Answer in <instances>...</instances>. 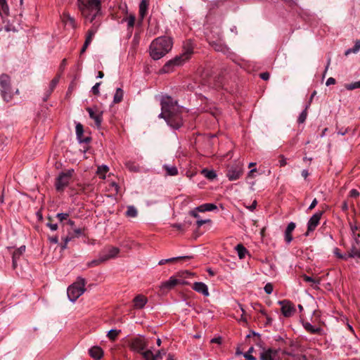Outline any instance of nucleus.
<instances>
[{
  "label": "nucleus",
  "instance_id": "obj_5",
  "mask_svg": "<svg viewBox=\"0 0 360 360\" xmlns=\"http://www.w3.org/2000/svg\"><path fill=\"white\" fill-rule=\"evenodd\" d=\"M192 53L193 49L191 47L186 49V50L182 54L175 57L174 59L170 60L169 61L166 63L161 69V72L163 73H167L172 71L174 66H179L183 65L186 61H187L190 58Z\"/></svg>",
  "mask_w": 360,
  "mask_h": 360
},
{
  "label": "nucleus",
  "instance_id": "obj_51",
  "mask_svg": "<svg viewBox=\"0 0 360 360\" xmlns=\"http://www.w3.org/2000/svg\"><path fill=\"white\" fill-rule=\"evenodd\" d=\"M264 290L266 294H271L274 290L273 285L270 283H266L264 288Z\"/></svg>",
  "mask_w": 360,
  "mask_h": 360
},
{
  "label": "nucleus",
  "instance_id": "obj_34",
  "mask_svg": "<svg viewBox=\"0 0 360 360\" xmlns=\"http://www.w3.org/2000/svg\"><path fill=\"white\" fill-rule=\"evenodd\" d=\"M236 250L240 259H243L248 253L247 249L242 244L237 245L236 246Z\"/></svg>",
  "mask_w": 360,
  "mask_h": 360
},
{
  "label": "nucleus",
  "instance_id": "obj_18",
  "mask_svg": "<svg viewBox=\"0 0 360 360\" xmlns=\"http://www.w3.org/2000/svg\"><path fill=\"white\" fill-rule=\"evenodd\" d=\"M134 307L135 309H139L144 307L146 304L148 302L147 297L142 295H136L134 300Z\"/></svg>",
  "mask_w": 360,
  "mask_h": 360
},
{
  "label": "nucleus",
  "instance_id": "obj_54",
  "mask_svg": "<svg viewBox=\"0 0 360 360\" xmlns=\"http://www.w3.org/2000/svg\"><path fill=\"white\" fill-rule=\"evenodd\" d=\"M68 217L69 214L68 213H58L56 215V217L59 219L60 221L66 220Z\"/></svg>",
  "mask_w": 360,
  "mask_h": 360
},
{
  "label": "nucleus",
  "instance_id": "obj_24",
  "mask_svg": "<svg viewBox=\"0 0 360 360\" xmlns=\"http://www.w3.org/2000/svg\"><path fill=\"white\" fill-rule=\"evenodd\" d=\"M303 327L304 328L309 332L311 334H321L322 329L320 327H316L313 325H311L309 322H304L303 323Z\"/></svg>",
  "mask_w": 360,
  "mask_h": 360
},
{
  "label": "nucleus",
  "instance_id": "obj_29",
  "mask_svg": "<svg viewBox=\"0 0 360 360\" xmlns=\"http://www.w3.org/2000/svg\"><path fill=\"white\" fill-rule=\"evenodd\" d=\"M190 258H191V257H189V256H181V257H172V258H169V259H164L160 260L158 262V264L163 265V264H165L166 263L173 262L180 260V259H189Z\"/></svg>",
  "mask_w": 360,
  "mask_h": 360
},
{
  "label": "nucleus",
  "instance_id": "obj_49",
  "mask_svg": "<svg viewBox=\"0 0 360 360\" xmlns=\"http://www.w3.org/2000/svg\"><path fill=\"white\" fill-rule=\"evenodd\" d=\"M166 354V351L163 349L158 350L155 354H154L155 360H159L162 359L163 356Z\"/></svg>",
  "mask_w": 360,
  "mask_h": 360
},
{
  "label": "nucleus",
  "instance_id": "obj_25",
  "mask_svg": "<svg viewBox=\"0 0 360 360\" xmlns=\"http://www.w3.org/2000/svg\"><path fill=\"white\" fill-rule=\"evenodd\" d=\"M61 18L65 25H70L72 28L75 27V20L73 17L70 16V14L65 13L63 14Z\"/></svg>",
  "mask_w": 360,
  "mask_h": 360
},
{
  "label": "nucleus",
  "instance_id": "obj_31",
  "mask_svg": "<svg viewBox=\"0 0 360 360\" xmlns=\"http://www.w3.org/2000/svg\"><path fill=\"white\" fill-rule=\"evenodd\" d=\"M210 44L214 48V49L217 51L224 52L226 51V46L221 44L219 41H210Z\"/></svg>",
  "mask_w": 360,
  "mask_h": 360
},
{
  "label": "nucleus",
  "instance_id": "obj_8",
  "mask_svg": "<svg viewBox=\"0 0 360 360\" xmlns=\"http://www.w3.org/2000/svg\"><path fill=\"white\" fill-rule=\"evenodd\" d=\"M73 174L74 169H68L59 174L55 182V187L57 191L63 192L65 190L70 184Z\"/></svg>",
  "mask_w": 360,
  "mask_h": 360
},
{
  "label": "nucleus",
  "instance_id": "obj_61",
  "mask_svg": "<svg viewBox=\"0 0 360 360\" xmlns=\"http://www.w3.org/2000/svg\"><path fill=\"white\" fill-rule=\"evenodd\" d=\"M198 212H199V211L198 210H196V208H195V210L190 211L189 214L192 217L198 219L200 218V216L198 214Z\"/></svg>",
  "mask_w": 360,
  "mask_h": 360
},
{
  "label": "nucleus",
  "instance_id": "obj_40",
  "mask_svg": "<svg viewBox=\"0 0 360 360\" xmlns=\"http://www.w3.org/2000/svg\"><path fill=\"white\" fill-rule=\"evenodd\" d=\"M252 307L254 309V310L260 312L263 316H266V310L262 307L261 304L259 303H253L252 304Z\"/></svg>",
  "mask_w": 360,
  "mask_h": 360
},
{
  "label": "nucleus",
  "instance_id": "obj_57",
  "mask_svg": "<svg viewBox=\"0 0 360 360\" xmlns=\"http://www.w3.org/2000/svg\"><path fill=\"white\" fill-rule=\"evenodd\" d=\"M210 221H211L210 219H198L196 221V224H197L198 227H200L203 224H205L206 223H210Z\"/></svg>",
  "mask_w": 360,
  "mask_h": 360
},
{
  "label": "nucleus",
  "instance_id": "obj_14",
  "mask_svg": "<svg viewBox=\"0 0 360 360\" xmlns=\"http://www.w3.org/2000/svg\"><path fill=\"white\" fill-rule=\"evenodd\" d=\"M86 110L89 112V117L94 120L96 126L100 127L103 121V112L97 108H87Z\"/></svg>",
  "mask_w": 360,
  "mask_h": 360
},
{
  "label": "nucleus",
  "instance_id": "obj_52",
  "mask_svg": "<svg viewBox=\"0 0 360 360\" xmlns=\"http://www.w3.org/2000/svg\"><path fill=\"white\" fill-rule=\"evenodd\" d=\"M83 234V230L82 229L77 228L73 230V232L71 233L72 236H74L75 238H79Z\"/></svg>",
  "mask_w": 360,
  "mask_h": 360
},
{
  "label": "nucleus",
  "instance_id": "obj_11",
  "mask_svg": "<svg viewBox=\"0 0 360 360\" xmlns=\"http://www.w3.org/2000/svg\"><path fill=\"white\" fill-rule=\"evenodd\" d=\"M188 281H183L181 278H177L176 276H171L167 281L161 283L160 288L161 290H171L178 285H188Z\"/></svg>",
  "mask_w": 360,
  "mask_h": 360
},
{
  "label": "nucleus",
  "instance_id": "obj_46",
  "mask_svg": "<svg viewBox=\"0 0 360 360\" xmlns=\"http://www.w3.org/2000/svg\"><path fill=\"white\" fill-rule=\"evenodd\" d=\"M254 351V347H250L247 352H245L243 356L247 360H256V358L252 355V353Z\"/></svg>",
  "mask_w": 360,
  "mask_h": 360
},
{
  "label": "nucleus",
  "instance_id": "obj_63",
  "mask_svg": "<svg viewBox=\"0 0 360 360\" xmlns=\"http://www.w3.org/2000/svg\"><path fill=\"white\" fill-rule=\"evenodd\" d=\"M317 203H318L317 200L316 198H314L312 200V202H311V205H309V207H308V210H313L316 206Z\"/></svg>",
  "mask_w": 360,
  "mask_h": 360
},
{
  "label": "nucleus",
  "instance_id": "obj_27",
  "mask_svg": "<svg viewBox=\"0 0 360 360\" xmlns=\"http://www.w3.org/2000/svg\"><path fill=\"white\" fill-rule=\"evenodd\" d=\"M148 7V0H141L139 4V15L141 19H143L146 15Z\"/></svg>",
  "mask_w": 360,
  "mask_h": 360
},
{
  "label": "nucleus",
  "instance_id": "obj_2",
  "mask_svg": "<svg viewBox=\"0 0 360 360\" xmlns=\"http://www.w3.org/2000/svg\"><path fill=\"white\" fill-rule=\"evenodd\" d=\"M173 42L170 37H160L155 39L149 47L150 57L159 60L165 56L172 48Z\"/></svg>",
  "mask_w": 360,
  "mask_h": 360
},
{
  "label": "nucleus",
  "instance_id": "obj_53",
  "mask_svg": "<svg viewBox=\"0 0 360 360\" xmlns=\"http://www.w3.org/2000/svg\"><path fill=\"white\" fill-rule=\"evenodd\" d=\"M101 84V82H97L93 86V87L91 88V91L94 94H95V95L99 94V86H100Z\"/></svg>",
  "mask_w": 360,
  "mask_h": 360
},
{
  "label": "nucleus",
  "instance_id": "obj_41",
  "mask_svg": "<svg viewBox=\"0 0 360 360\" xmlns=\"http://www.w3.org/2000/svg\"><path fill=\"white\" fill-rule=\"evenodd\" d=\"M105 262V261H104V259H103V258L102 255H101L99 256L98 259H94V260L91 261L90 262H89V263L87 264V266H88V267L95 266H98V265H99L100 264H101V263H103V262Z\"/></svg>",
  "mask_w": 360,
  "mask_h": 360
},
{
  "label": "nucleus",
  "instance_id": "obj_7",
  "mask_svg": "<svg viewBox=\"0 0 360 360\" xmlns=\"http://www.w3.org/2000/svg\"><path fill=\"white\" fill-rule=\"evenodd\" d=\"M1 94L3 99L9 102L13 97V92L11 87V79L6 74L0 75Z\"/></svg>",
  "mask_w": 360,
  "mask_h": 360
},
{
  "label": "nucleus",
  "instance_id": "obj_9",
  "mask_svg": "<svg viewBox=\"0 0 360 360\" xmlns=\"http://www.w3.org/2000/svg\"><path fill=\"white\" fill-rule=\"evenodd\" d=\"M243 172V164L237 162L230 165L227 169L226 176L229 181L238 179Z\"/></svg>",
  "mask_w": 360,
  "mask_h": 360
},
{
  "label": "nucleus",
  "instance_id": "obj_59",
  "mask_svg": "<svg viewBox=\"0 0 360 360\" xmlns=\"http://www.w3.org/2000/svg\"><path fill=\"white\" fill-rule=\"evenodd\" d=\"M281 160H279L280 167H284L287 165L286 158L283 155H280Z\"/></svg>",
  "mask_w": 360,
  "mask_h": 360
},
{
  "label": "nucleus",
  "instance_id": "obj_6",
  "mask_svg": "<svg viewBox=\"0 0 360 360\" xmlns=\"http://www.w3.org/2000/svg\"><path fill=\"white\" fill-rule=\"evenodd\" d=\"M86 280L82 277H78L77 281L68 287L67 295L69 300L75 302L85 291Z\"/></svg>",
  "mask_w": 360,
  "mask_h": 360
},
{
  "label": "nucleus",
  "instance_id": "obj_37",
  "mask_svg": "<svg viewBox=\"0 0 360 360\" xmlns=\"http://www.w3.org/2000/svg\"><path fill=\"white\" fill-rule=\"evenodd\" d=\"M359 49H360V41L358 40L356 41L355 45L354 46L353 48L348 49L347 50L345 51V55L349 56L351 53H356L359 51Z\"/></svg>",
  "mask_w": 360,
  "mask_h": 360
},
{
  "label": "nucleus",
  "instance_id": "obj_30",
  "mask_svg": "<svg viewBox=\"0 0 360 360\" xmlns=\"http://www.w3.org/2000/svg\"><path fill=\"white\" fill-rule=\"evenodd\" d=\"M360 243L359 242V244L356 245L353 244L352 247L351 248V250L349 253V257H360V247L359 246Z\"/></svg>",
  "mask_w": 360,
  "mask_h": 360
},
{
  "label": "nucleus",
  "instance_id": "obj_33",
  "mask_svg": "<svg viewBox=\"0 0 360 360\" xmlns=\"http://www.w3.org/2000/svg\"><path fill=\"white\" fill-rule=\"evenodd\" d=\"M124 91L121 88H117L116 89L115 94L113 97V102L115 103H120L123 99Z\"/></svg>",
  "mask_w": 360,
  "mask_h": 360
},
{
  "label": "nucleus",
  "instance_id": "obj_64",
  "mask_svg": "<svg viewBox=\"0 0 360 360\" xmlns=\"http://www.w3.org/2000/svg\"><path fill=\"white\" fill-rule=\"evenodd\" d=\"M211 342L221 345V337L214 338L211 340Z\"/></svg>",
  "mask_w": 360,
  "mask_h": 360
},
{
  "label": "nucleus",
  "instance_id": "obj_13",
  "mask_svg": "<svg viewBox=\"0 0 360 360\" xmlns=\"http://www.w3.org/2000/svg\"><path fill=\"white\" fill-rule=\"evenodd\" d=\"M323 214V212H317L314 214H313L307 223V232L306 233V236H308L309 232L313 231L315 230L316 226L319 225L321 216Z\"/></svg>",
  "mask_w": 360,
  "mask_h": 360
},
{
  "label": "nucleus",
  "instance_id": "obj_16",
  "mask_svg": "<svg viewBox=\"0 0 360 360\" xmlns=\"http://www.w3.org/2000/svg\"><path fill=\"white\" fill-rule=\"evenodd\" d=\"M192 288L199 292L203 295L205 297H207L210 295V292L208 290L207 285L202 283V282H195L193 285Z\"/></svg>",
  "mask_w": 360,
  "mask_h": 360
},
{
  "label": "nucleus",
  "instance_id": "obj_21",
  "mask_svg": "<svg viewBox=\"0 0 360 360\" xmlns=\"http://www.w3.org/2000/svg\"><path fill=\"white\" fill-rule=\"evenodd\" d=\"M295 224L294 222H290L285 231V240L286 241L287 243H290L292 240V232L294 231V229H295Z\"/></svg>",
  "mask_w": 360,
  "mask_h": 360
},
{
  "label": "nucleus",
  "instance_id": "obj_42",
  "mask_svg": "<svg viewBox=\"0 0 360 360\" xmlns=\"http://www.w3.org/2000/svg\"><path fill=\"white\" fill-rule=\"evenodd\" d=\"M126 214L129 217H135L137 215V210L134 206H129L127 207Z\"/></svg>",
  "mask_w": 360,
  "mask_h": 360
},
{
  "label": "nucleus",
  "instance_id": "obj_45",
  "mask_svg": "<svg viewBox=\"0 0 360 360\" xmlns=\"http://www.w3.org/2000/svg\"><path fill=\"white\" fill-rule=\"evenodd\" d=\"M127 22L128 29H131L134 26L135 16L130 15L127 18L124 20Z\"/></svg>",
  "mask_w": 360,
  "mask_h": 360
},
{
  "label": "nucleus",
  "instance_id": "obj_39",
  "mask_svg": "<svg viewBox=\"0 0 360 360\" xmlns=\"http://www.w3.org/2000/svg\"><path fill=\"white\" fill-rule=\"evenodd\" d=\"M350 228H351V231L352 232L354 240L356 243V244L358 245L359 244V240L357 239V237H359V233L356 234V231L360 229V226H358L356 224H350Z\"/></svg>",
  "mask_w": 360,
  "mask_h": 360
},
{
  "label": "nucleus",
  "instance_id": "obj_20",
  "mask_svg": "<svg viewBox=\"0 0 360 360\" xmlns=\"http://www.w3.org/2000/svg\"><path fill=\"white\" fill-rule=\"evenodd\" d=\"M100 24L98 23L97 21H95L93 23L92 27L88 30L85 41H88L89 44H91L93 37H94L96 32H97Z\"/></svg>",
  "mask_w": 360,
  "mask_h": 360
},
{
  "label": "nucleus",
  "instance_id": "obj_56",
  "mask_svg": "<svg viewBox=\"0 0 360 360\" xmlns=\"http://www.w3.org/2000/svg\"><path fill=\"white\" fill-rule=\"evenodd\" d=\"M126 166L130 171L137 172L139 170L138 167L133 163L127 162Z\"/></svg>",
  "mask_w": 360,
  "mask_h": 360
},
{
  "label": "nucleus",
  "instance_id": "obj_4",
  "mask_svg": "<svg viewBox=\"0 0 360 360\" xmlns=\"http://www.w3.org/2000/svg\"><path fill=\"white\" fill-rule=\"evenodd\" d=\"M284 355L292 356L294 360H307L304 355L294 354L290 352L268 349L260 353V360H281Z\"/></svg>",
  "mask_w": 360,
  "mask_h": 360
},
{
  "label": "nucleus",
  "instance_id": "obj_15",
  "mask_svg": "<svg viewBox=\"0 0 360 360\" xmlns=\"http://www.w3.org/2000/svg\"><path fill=\"white\" fill-rule=\"evenodd\" d=\"M77 139L79 143H88L90 141L89 137L84 136V128L82 124L77 123L75 127Z\"/></svg>",
  "mask_w": 360,
  "mask_h": 360
},
{
  "label": "nucleus",
  "instance_id": "obj_32",
  "mask_svg": "<svg viewBox=\"0 0 360 360\" xmlns=\"http://www.w3.org/2000/svg\"><path fill=\"white\" fill-rule=\"evenodd\" d=\"M109 171V167L107 165H103L98 167L97 174L103 179H105V174Z\"/></svg>",
  "mask_w": 360,
  "mask_h": 360
},
{
  "label": "nucleus",
  "instance_id": "obj_28",
  "mask_svg": "<svg viewBox=\"0 0 360 360\" xmlns=\"http://www.w3.org/2000/svg\"><path fill=\"white\" fill-rule=\"evenodd\" d=\"M0 14L1 15H9V7L6 0H0Z\"/></svg>",
  "mask_w": 360,
  "mask_h": 360
},
{
  "label": "nucleus",
  "instance_id": "obj_44",
  "mask_svg": "<svg viewBox=\"0 0 360 360\" xmlns=\"http://www.w3.org/2000/svg\"><path fill=\"white\" fill-rule=\"evenodd\" d=\"M308 105H306V108L305 109L300 113L299 117H298V122L299 123H304L307 119V108H308Z\"/></svg>",
  "mask_w": 360,
  "mask_h": 360
},
{
  "label": "nucleus",
  "instance_id": "obj_55",
  "mask_svg": "<svg viewBox=\"0 0 360 360\" xmlns=\"http://www.w3.org/2000/svg\"><path fill=\"white\" fill-rule=\"evenodd\" d=\"M333 253L338 257L339 259H347L346 255H343L340 252V250L338 248H335L333 250Z\"/></svg>",
  "mask_w": 360,
  "mask_h": 360
},
{
  "label": "nucleus",
  "instance_id": "obj_58",
  "mask_svg": "<svg viewBox=\"0 0 360 360\" xmlns=\"http://www.w3.org/2000/svg\"><path fill=\"white\" fill-rule=\"evenodd\" d=\"M359 195V192L356 189H352L349 192V196L352 198H356Z\"/></svg>",
  "mask_w": 360,
  "mask_h": 360
},
{
  "label": "nucleus",
  "instance_id": "obj_36",
  "mask_svg": "<svg viewBox=\"0 0 360 360\" xmlns=\"http://www.w3.org/2000/svg\"><path fill=\"white\" fill-rule=\"evenodd\" d=\"M141 354L142 355L144 360H155L154 353L151 349H146L143 351Z\"/></svg>",
  "mask_w": 360,
  "mask_h": 360
},
{
  "label": "nucleus",
  "instance_id": "obj_38",
  "mask_svg": "<svg viewBox=\"0 0 360 360\" xmlns=\"http://www.w3.org/2000/svg\"><path fill=\"white\" fill-rule=\"evenodd\" d=\"M163 167L169 176H175L178 174L177 168L175 166L164 165Z\"/></svg>",
  "mask_w": 360,
  "mask_h": 360
},
{
  "label": "nucleus",
  "instance_id": "obj_60",
  "mask_svg": "<svg viewBox=\"0 0 360 360\" xmlns=\"http://www.w3.org/2000/svg\"><path fill=\"white\" fill-rule=\"evenodd\" d=\"M75 238L74 236L71 235V233H69L68 235L63 238V242L68 244L70 240H72Z\"/></svg>",
  "mask_w": 360,
  "mask_h": 360
},
{
  "label": "nucleus",
  "instance_id": "obj_48",
  "mask_svg": "<svg viewBox=\"0 0 360 360\" xmlns=\"http://www.w3.org/2000/svg\"><path fill=\"white\" fill-rule=\"evenodd\" d=\"M203 174H205V176L206 177H207L208 179H213L214 178L216 177V174L214 171H210V170H207V169H204L202 171Z\"/></svg>",
  "mask_w": 360,
  "mask_h": 360
},
{
  "label": "nucleus",
  "instance_id": "obj_26",
  "mask_svg": "<svg viewBox=\"0 0 360 360\" xmlns=\"http://www.w3.org/2000/svg\"><path fill=\"white\" fill-rule=\"evenodd\" d=\"M217 209V205L213 203H205V204L201 205L196 207V210H198L199 212H201L213 211Z\"/></svg>",
  "mask_w": 360,
  "mask_h": 360
},
{
  "label": "nucleus",
  "instance_id": "obj_50",
  "mask_svg": "<svg viewBox=\"0 0 360 360\" xmlns=\"http://www.w3.org/2000/svg\"><path fill=\"white\" fill-rule=\"evenodd\" d=\"M302 278L305 282L311 283L313 284H319V281L314 279L312 277L307 275H303Z\"/></svg>",
  "mask_w": 360,
  "mask_h": 360
},
{
  "label": "nucleus",
  "instance_id": "obj_10",
  "mask_svg": "<svg viewBox=\"0 0 360 360\" xmlns=\"http://www.w3.org/2000/svg\"><path fill=\"white\" fill-rule=\"evenodd\" d=\"M147 346L148 342L143 337L134 338L129 342L130 349L139 354L144 351Z\"/></svg>",
  "mask_w": 360,
  "mask_h": 360
},
{
  "label": "nucleus",
  "instance_id": "obj_43",
  "mask_svg": "<svg viewBox=\"0 0 360 360\" xmlns=\"http://www.w3.org/2000/svg\"><path fill=\"white\" fill-rule=\"evenodd\" d=\"M120 333V330H116V329H112L108 331L107 336L109 339L114 340L116 339L119 333Z\"/></svg>",
  "mask_w": 360,
  "mask_h": 360
},
{
  "label": "nucleus",
  "instance_id": "obj_12",
  "mask_svg": "<svg viewBox=\"0 0 360 360\" xmlns=\"http://www.w3.org/2000/svg\"><path fill=\"white\" fill-rule=\"evenodd\" d=\"M278 304L281 305V312L285 317H290L294 314L295 308L290 301L287 300H280Z\"/></svg>",
  "mask_w": 360,
  "mask_h": 360
},
{
  "label": "nucleus",
  "instance_id": "obj_23",
  "mask_svg": "<svg viewBox=\"0 0 360 360\" xmlns=\"http://www.w3.org/2000/svg\"><path fill=\"white\" fill-rule=\"evenodd\" d=\"M59 78H60L59 76H57V77H54L50 82L49 88L45 92V97L44 98V101H46L48 99V98L50 96V95L53 92V89L57 86V84L59 82Z\"/></svg>",
  "mask_w": 360,
  "mask_h": 360
},
{
  "label": "nucleus",
  "instance_id": "obj_22",
  "mask_svg": "<svg viewBox=\"0 0 360 360\" xmlns=\"http://www.w3.org/2000/svg\"><path fill=\"white\" fill-rule=\"evenodd\" d=\"M25 246L22 245L13 252V256H12V262H13V268L16 267L17 260L25 252Z\"/></svg>",
  "mask_w": 360,
  "mask_h": 360
},
{
  "label": "nucleus",
  "instance_id": "obj_3",
  "mask_svg": "<svg viewBox=\"0 0 360 360\" xmlns=\"http://www.w3.org/2000/svg\"><path fill=\"white\" fill-rule=\"evenodd\" d=\"M77 4L86 21L93 22L101 13L100 0H77Z\"/></svg>",
  "mask_w": 360,
  "mask_h": 360
},
{
  "label": "nucleus",
  "instance_id": "obj_47",
  "mask_svg": "<svg viewBox=\"0 0 360 360\" xmlns=\"http://www.w3.org/2000/svg\"><path fill=\"white\" fill-rule=\"evenodd\" d=\"M345 88L347 90H354L355 89H359L360 88V80L358 82H355L351 84H347L345 85Z\"/></svg>",
  "mask_w": 360,
  "mask_h": 360
},
{
  "label": "nucleus",
  "instance_id": "obj_62",
  "mask_svg": "<svg viewBox=\"0 0 360 360\" xmlns=\"http://www.w3.org/2000/svg\"><path fill=\"white\" fill-rule=\"evenodd\" d=\"M270 75L269 72H265L260 74V78L263 80H268L269 79Z\"/></svg>",
  "mask_w": 360,
  "mask_h": 360
},
{
  "label": "nucleus",
  "instance_id": "obj_1",
  "mask_svg": "<svg viewBox=\"0 0 360 360\" xmlns=\"http://www.w3.org/2000/svg\"><path fill=\"white\" fill-rule=\"evenodd\" d=\"M161 110L162 112L158 117L164 118L172 128L178 129L183 125L181 110L177 102L172 97L166 96L162 98Z\"/></svg>",
  "mask_w": 360,
  "mask_h": 360
},
{
  "label": "nucleus",
  "instance_id": "obj_35",
  "mask_svg": "<svg viewBox=\"0 0 360 360\" xmlns=\"http://www.w3.org/2000/svg\"><path fill=\"white\" fill-rule=\"evenodd\" d=\"M193 275H194V274H193L190 271H182L178 272L175 276H176L177 278H181L183 281H186V278H190Z\"/></svg>",
  "mask_w": 360,
  "mask_h": 360
},
{
  "label": "nucleus",
  "instance_id": "obj_17",
  "mask_svg": "<svg viewBox=\"0 0 360 360\" xmlns=\"http://www.w3.org/2000/svg\"><path fill=\"white\" fill-rule=\"evenodd\" d=\"M105 254H103L101 255L104 261L105 262L107 260L116 257L120 252V250L116 247H110L108 249L105 250Z\"/></svg>",
  "mask_w": 360,
  "mask_h": 360
},
{
  "label": "nucleus",
  "instance_id": "obj_19",
  "mask_svg": "<svg viewBox=\"0 0 360 360\" xmlns=\"http://www.w3.org/2000/svg\"><path fill=\"white\" fill-rule=\"evenodd\" d=\"M89 354L95 360H98L103 357V351L100 347L94 346L89 349Z\"/></svg>",
  "mask_w": 360,
  "mask_h": 360
}]
</instances>
